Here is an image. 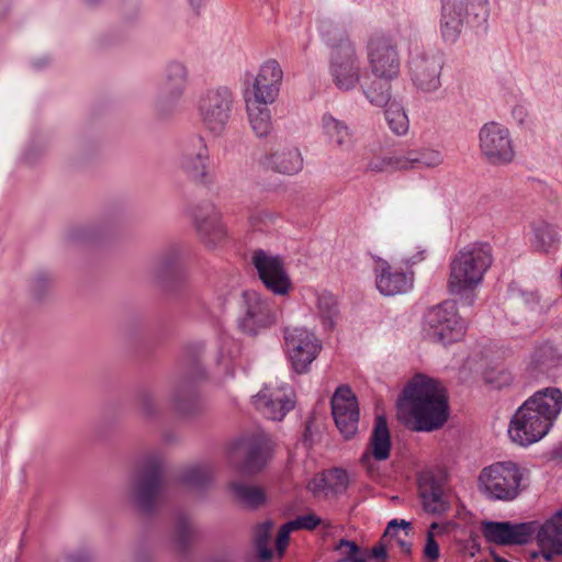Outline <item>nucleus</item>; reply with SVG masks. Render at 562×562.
I'll return each instance as SVG.
<instances>
[{
	"mask_svg": "<svg viewBox=\"0 0 562 562\" xmlns=\"http://www.w3.org/2000/svg\"><path fill=\"white\" fill-rule=\"evenodd\" d=\"M562 408V392L547 387L536 392L513 415L508 436L513 442L527 447L542 439L551 429Z\"/></svg>",
	"mask_w": 562,
	"mask_h": 562,
	"instance_id": "obj_1",
	"label": "nucleus"
},
{
	"mask_svg": "<svg viewBox=\"0 0 562 562\" xmlns=\"http://www.w3.org/2000/svg\"><path fill=\"white\" fill-rule=\"evenodd\" d=\"M398 408L413 418V429L417 431L438 429L448 418L445 389L439 381L422 373L415 374L403 390Z\"/></svg>",
	"mask_w": 562,
	"mask_h": 562,
	"instance_id": "obj_2",
	"label": "nucleus"
},
{
	"mask_svg": "<svg viewBox=\"0 0 562 562\" xmlns=\"http://www.w3.org/2000/svg\"><path fill=\"white\" fill-rule=\"evenodd\" d=\"M492 265V247L487 243H473L458 251L450 262L449 291L460 295L464 305L475 301V288Z\"/></svg>",
	"mask_w": 562,
	"mask_h": 562,
	"instance_id": "obj_3",
	"label": "nucleus"
},
{
	"mask_svg": "<svg viewBox=\"0 0 562 562\" xmlns=\"http://www.w3.org/2000/svg\"><path fill=\"white\" fill-rule=\"evenodd\" d=\"M318 30L331 48L329 75L333 82L341 91L353 90L361 79V63L356 44L345 30L336 27L329 21H319Z\"/></svg>",
	"mask_w": 562,
	"mask_h": 562,
	"instance_id": "obj_4",
	"label": "nucleus"
},
{
	"mask_svg": "<svg viewBox=\"0 0 562 562\" xmlns=\"http://www.w3.org/2000/svg\"><path fill=\"white\" fill-rule=\"evenodd\" d=\"M169 490L165 476L162 458L150 454L134 473L130 484V496L136 508L146 515L157 510Z\"/></svg>",
	"mask_w": 562,
	"mask_h": 562,
	"instance_id": "obj_5",
	"label": "nucleus"
},
{
	"mask_svg": "<svg viewBox=\"0 0 562 562\" xmlns=\"http://www.w3.org/2000/svg\"><path fill=\"white\" fill-rule=\"evenodd\" d=\"M528 470L513 461H498L481 470L479 490L490 501L510 502L526 487Z\"/></svg>",
	"mask_w": 562,
	"mask_h": 562,
	"instance_id": "obj_6",
	"label": "nucleus"
},
{
	"mask_svg": "<svg viewBox=\"0 0 562 562\" xmlns=\"http://www.w3.org/2000/svg\"><path fill=\"white\" fill-rule=\"evenodd\" d=\"M368 68L376 79H396L401 56L396 40L384 32L372 33L364 45Z\"/></svg>",
	"mask_w": 562,
	"mask_h": 562,
	"instance_id": "obj_7",
	"label": "nucleus"
},
{
	"mask_svg": "<svg viewBox=\"0 0 562 562\" xmlns=\"http://www.w3.org/2000/svg\"><path fill=\"white\" fill-rule=\"evenodd\" d=\"M465 323L458 315L453 301H445L425 315V331L430 340L442 345L460 340L465 334Z\"/></svg>",
	"mask_w": 562,
	"mask_h": 562,
	"instance_id": "obj_8",
	"label": "nucleus"
},
{
	"mask_svg": "<svg viewBox=\"0 0 562 562\" xmlns=\"http://www.w3.org/2000/svg\"><path fill=\"white\" fill-rule=\"evenodd\" d=\"M233 105L234 95L227 87L206 90L198 103V111L205 128L220 135L231 119Z\"/></svg>",
	"mask_w": 562,
	"mask_h": 562,
	"instance_id": "obj_9",
	"label": "nucleus"
},
{
	"mask_svg": "<svg viewBox=\"0 0 562 562\" xmlns=\"http://www.w3.org/2000/svg\"><path fill=\"white\" fill-rule=\"evenodd\" d=\"M479 147L482 157L493 166L508 165L515 158L509 130L496 122L485 123L480 128Z\"/></svg>",
	"mask_w": 562,
	"mask_h": 562,
	"instance_id": "obj_10",
	"label": "nucleus"
},
{
	"mask_svg": "<svg viewBox=\"0 0 562 562\" xmlns=\"http://www.w3.org/2000/svg\"><path fill=\"white\" fill-rule=\"evenodd\" d=\"M178 168L194 183H212L210 175V153L204 138L193 136L186 140L177 158Z\"/></svg>",
	"mask_w": 562,
	"mask_h": 562,
	"instance_id": "obj_11",
	"label": "nucleus"
},
{
	"mask_svg": "<svg viewBox=\"0 0 562 562\" xmlns=\"http://www.w3.org/2000/svg\"><path fill=\"white\" fill-rule=\"evenodd\" d=\"M272 451L271 441L263 434L243 437L233 443L229 458H241L238 469L245 474H256L267 464Z\"/></svg>",
	"mask_w": 562,
	"mask_h": 562,
	"instance_id": "obj_12",
	"label": "nucleus"
},
{
	"mask_svg": "<svg viewBox=\"0 0 562 562\" xmlns=\"http://www.w3.org/2000/svg\"><path fill=\"white\" fill-rule=\"evenodd\" d=\"M284 341L293 370L299 374L308 372L322 350L318 338L306 328L295 327L284 330Z\"/></svg>",
	"mask_w": 562,
	"mask_h": 562,
	"instance_id": "obj_13",
	"label": "nucleus"
},
{
	"mask_svg": "<svg viewBox=\"0 0 562 562\" xmlns=\"http://www.w3.org/2000/svg\"><path fill=\"white\" fill-rule=\"evenodd\" d=\"M244 313L238 319L239 328L247 335L255 336L270 327L277 321V314L269 300L256 291L243 293Z\"/></svg>",
	"mask_w": 562,
	"mask_h": 562,
	"instance_id": "obj_14",
	"label": "nucleus"
},
{
	"mask_svg": "<svg viewBox=\"0 0 562 562\" xmlns=\"http://www.w3.org/2000/svg\"><path fill=\"white\" fill-rule=\"evenodd\" d=\"M251 261L260 281L269 291L277 295H284L290 291L291 279L280 256H271L258 249L254 251Z\"/></svg>",
	"mask_w": 562,
	"mask_h": 562,
	"instance_id": "obj_15",
	"label": "nucleus"
},
{
	"mask_svg": "<svg viewBox=\"0 0 562 562\" xmlns=\"http://www.w3.org/2000/svg\"><path fill=\"white\" fill-rule=\"evenodd\" d=\"M331 414L340 434L346 438H352L358 431L359 406L358 401L348 385L336 389L331 401Z\"/></svg>",
	"mask_w": 562,
	"mask_h": 562,
	"instance_id": "obj_16",
	"label": "nucleus"
},
{
	"mask_svg": "<svg viewBox=\"0 0 562 562\" xmlns=\"http://www.w3.org/2000/svg\"><path fill=\"white\" fill-rule=\"evenodd\" d=\"M195 229L207 247H215L226 236V229L216 206L205 201L189 209Z\"/></svg>",
	"mask_w": 562,
	"mask_h": 562,
	"instance_id": "obj_17",
	"label": "nucleus"
},
{
	"mask_svg": "<svg viewBox=\"0 0 562 562\" xmlns=\"http://www.w3.org/2000/svg\"><path fill=\"white\" fill-rule=\"evenodd\" d=\"M188 79V69L182 63L171 61L167 65L156 95L158 111L165 112L178 103L186 92Z\"/></svg>",
	"mask_w": 562,
	"mask_h": 562,
	"instance_id": "obj_18",
	"label": "nucleus"
},
{
	"mask_svg": "<svg viewBox=\"0 0 562 562\" xmlns=\"http://www.w3.org/2000/svg\"><path fill=\"white\" fill-rule=\"evenodd\" d=\"M537 522L483 521L482 533L490 543L516 546L528 543L536 533Z\"/></svg>",
	"mask_w": 562,
	"mask_h": 562,
	"instance_id": "obj_19",
	"label": "nucleus"
},
{
	"mask_svg": "<svg viewBox=\"0 0 562 562\" xmlns=\"http://www.w3.org/2000/svg\"><path fill=\"white\" fill-rule=\"evenodd\" d=\"M442 67L443 59L438 52L422 53L415 56L409 64L414 86L425 93L438 90L441 86Z\"/></svg>",
	"mask_w": 562,
	"mask_h": 562,
	"instance_id": "obj_20",
	"label": "nucleus"
},
{
	"mask_svg": "<svg viewBox=\"0 0 562 562\" xmlns=\"http://www.w3.org/2000/svg\"><path fill=\"white\" fill-rule=\"evenodd\" d=\"M446 479L440 473L425 471L418 476V492L424 509L432 515H441L449 509L445 491Z\"/></svg>",
	"mask_w": 562,
	"mask_h": 562,
	"instance_id": "obj_21",
	"label": "nucleus"
},
{
	"mask_svg": "<svg viewBox=\"0 0 562 562\" xmlns=\"http://www.w3.org/2000/svg\"><path fill=\"white\" fill-rule=\"evenodd\" d=\"M294 394L290 387L265 386L255 396L256 408L271 420H281L294 407Z\"/></svg>",
	"mask_w": 562,
	"mask_h": 562,
	"instance_id": "obj_22",
	"label": "nucleus"
},
{
	"mask_svg": "<svg viewBox=\"0 0 562 562\" xmlns=\"http://www.w3.org/2000/svg\"><path fill=\"white\" fill-rule=\"evenodd\" d=\"M282 79L283 70L279 61L269 59L260 66L252 83L251 94L245 98L273 103L279 95Z\"/></svg>",
	"mask_w": 562,
	"mask_h": 562,
	"instance_id": "obj_23",
	"label": "nucleus"
},
{
	"mask_svg": "<svg viewBox=\"0 0 562 562\" xmlns=\"http://www.w3.org/2000/svg\"><path fill=\"white\" fill-rule=\"evenodd\" d=\"M374 268L375 284L385 296L407 293L413 289L414 272L394 269L386 260L376 258Z\"/></svg>",
	"mask_w": 562,
	"mask_h": 562,
	"instance_id": "obj_24",
	"label": "nucleus"
},
{
	"mask_svg": "<svg viewBox=\"0 0 562 562\" xmlns=\"http://www.w3.org/2000/svg\"><path fill=\"white\" fill-rule=\"evenodd\" d=\"M467 16L464 0H440L439 31L446 43L453 44L458 41Z\"/></svg>",
	"mask_w": 562,
	"mask_h": 562,
	"instance_id": "obj_25",
	"label": "nucleus"
},
{
	"mask_svg": "<svg viewBox=\"0 0 562 562\" xmlns=\"http://www.w3.org/2000/svg\"><path fill=\"white\" fill-rule=\"evenodd\" d=\"M541 555L546 561L562 555V508L536 530Z\"/></svg>",
	"mask_w": 562,
	"mask_h": 562,
	"instance_id": "obj_26",
	"label": "nucleus"
},
{
	"mask_svg": "<svg viewBox=\"0 0 562 562\" xmlns=\"http://www.w3.org/2000/svg\"><path fill=\"white\" fill-rule=\"evenodd\" d=\"M265 164L271 170L283 173L294 175L302 170L303 158L297 148H279L265 158Z\"/></svg>",
	"mask_w": 562,
	"mask_h": 562,
	"instance_id": "obj_27",
	"label": "nucleus"
},
{
	"mask_svg": "<svg viewBox=\"0 0 562 562\" xmlns=\"http://www.w3.org/2000/svg\"><path fill=\"white\" fill-rule=\"evenodd\" d=\"M228 490L233 499L248 509H257L263 506L267 502L265 491L254 484L233 481L228 484Z\"/></svg>",
	"mask_w": 562,
	"mask_h": 562,
	"instance_id": "obj_28",
	"label": "nucleus"
},
{
	"mask_svg": "<svg viewBox=\"0 0 562 562\" xmlns=\"http://www.w3.org/2000/svg\"><path fill=\"white\" fill-rule=\"evenodd\" d=\"M322 127L330 144L342 150H349L352 147L353 135L345 122L335 119L330 114H324Z\"/></svg>",
	"mask_w": 562,
	"mask_h": 562,
	"instance_id": "obj_29",
	"label": "nucleus"
},
{
	"mask_svg": "<svg viewBox=\"0 0 562 562\" xmlns=\"http://www.w3.org/2000/svg\"><path fill=\"white\" fill-rule=\"evenodd\" d=\"M249 124L258 137H266L272 130L270 103L245 98Z\"/></svg>",
	"mask_w": 562,
	"mask_h": 562,
	"instance_id": "obj_30",
	"label": "nucleus"
},
{
	"mask_svg": "<svg viewBox=\"0 0 562 562\" xmlns=\"http://www.w3.org/2000/svg\"><path fill=\"white\" fill-rule=\"evenodd\" d=\"M371 452L375 460L384 461L390 457L391 436L386 418L379 415L375 418L374 428L370 438Z\"/></svg>",
	"mask_w": 562,
	"mask_h": 562,
	"instance_id": "obj_31",
	"label": "nucleus"
},
{
	"mask_svg": "<svg viewBox=\"0 0 562 562\" xmlns=\"http://www.w3.org/2000/svg\"><path fill=\"white\" fill-rule=\"evenodd\" d=\"M170 401L177 413L191 414L196 403V391L193 383L190 380L178 382L173 387Z\"/></svg>",
	"mask_w": 562,
	"mask_h": 562,
	"instance_id": "obj_32",
	"label": "nucleus"
},
{
	"mask_svg": "<svg viewBox=\"0 0 562 562\" xmlns=\"http://www.w3.org/2000/svg\"><path fill=\"white\" fill-rule=\"evenodd\" d=\"M407 170L436 168L443 162V155L436 149H411L405 153Z\"/></svg>",
	"mask_w": 562,
	"mask_h": 562,
	"instance_id": "obj_33",
	"label": "nucleus"
},
{
	"mask_svg": "<svg viewBox=\"0 0 562 562\" xmlns=\"http://www.w3.org/2000/svg\"><path fill=\"white\" fill-rule=\"evenodd\" d=\"M393 79H374L361 86L367 100L375 106L384 108L391 103Z\"/></svg>",
	"mask_w": 562,
	"mask_h": 562,
	"instance_id": "obj_34",
	"label": "nucleus"
},
{
	"mask_svg": "<svg viewBox=\"0 0 562 562\" xmlns=\"http://www.w3.org/2000/svg\"><path fill=\"white\" fill-rule=\"evenodd\" d=\"M213 479V471L210 465L195 464L183 469L179 475V481L190 487L204 488Z\"/></svg>",
	"mask_w": 562,
	"mask_h": 562,
	"instance_id": "obj_35",
	"label": "nucleus"
},
{
	"mask_svg": "<svg viewBox=\"0 0 562 562\" xmlns=\"http://www.w3.org/2000/svg\"><path fill=\"white\" fill-rule=\"evenodd\" d=\"M367 170L372 172H395L407 170L405 153L398 155L376 156L369 160Z\"/></svg>",
	"mask_w": 562,
	"mask_h": 562,
	"instance_id": "obj_36",
	"label": "nucleus"
},
{
	"mask_svg": "<svg viewBox=\"0 0 562 562\" xmlns=\"http://www.w3.org/2000/svg\"><path fill=\"white\" fill-rule=\"evenodd\" d=\"M385 120L390 130L398 136L408 132L409 122L404 109L397 102H391L385 106Z\"/></svg>",
	"mask_w": 562,
	"mask_h": 562,
	"instance_id": "obj_37",
	"label": "nucleus"
},
{
	"mask_svg": "<svg viewBox=\"0 0 562 562\" xmlns=\"http://www.w3.org/2000/svg\"><path fill=\"white\" fill-rule=\"evenodd\" d=\"M317 310L324 326L331 329L338 315L336 297L328 292L319 294L317 297Z\"/></svg>",
	"mask_w": 562,
	"mask_h": 562,
	"instance_id": "obj_38",
	"label": "nucleus"
},
{
	"mask_svg": "<svg viewBox=\"0 0 562 562\" xmlns=\"http://www.w3.org/2000/svg\"><path fill=\"white\" fill-rule=\"evenodd\" d=\"M193 537V530L187 516L180 515L175 524L172 540L179 551H186Z\"/></svg>",
	"mask_w": 562,
	"mask_h": 562,
	"instance_id": "obj_39",
	"label": "nucleus"
},
{
	"mask_svg": "<svg viewBox=\"0 0 562 562\" xmlns=\"http://www.w3.org/2000/svg\"><path fill=\"white\" fill-rule=\"evenodd\" d=\"M271 528L272 524L270 521H265L259 524L254 531V543L258 554L260 559L266 561L272 558V551L268 548Z\"/></svg>",
	"mask_w": 562,
	"mask_h": 562,
	"instance_id": "obj_40",
	"label": "nucleus"
},
{
	"mask_svg": "<svg viewBox=\"0 0 562 562\" xmlns=\"http://www.w3.org/2000/svg\"><path fill=\"white\" fill-rule=\"evenodd\" d=\"M557 229L549 224H541L535 229V246L542 251H549L558 241Z\"/></svg>",
	"mask_w": 562,
	"mask_h": 562,
	"instance_id": "obj_41",
	"label": "nucleus"
},
{
	"mask_svg": "<svg viewBox=\"0 0 562 562\" xmlns=\"http://www.w3.org/2000/svg\"><path fill=\"white\" fill-rule=\"evenodd\" d=\"M335 550L342 555L337 562H367L366 554L355 541L340 539L335 546Z\"/></svg>",
	"mask_w": 562,
	"mask_h": 562,
	"instance_id": "obj_42",
	"label": "nucleus"
},
{
	"mask_svg": "<svg viewBox=\"0 0 562 562\" xmlns=\"http://www.w3.org/2000/svg\"><path fill=\"white\" fill-rule=\"evenodd\" d=\"M559 361L560 357L551 346L539 348L532 357V362L543 372H548L550 369L555 367Z\"/></svg>",
	"mask_w": 562,
	"mask_h": 562,
	"instance_id": "obj_43",
	"label": "nucleus"
},
{
	"mask_svg": "<svg viewBox=\"0 0 562 562\" xmlns=\"http://www.w3.org/2000/svg\"><path fill=\"white\" fill-rule=\"evenodd\" d=\"M483 380L494 389H503L510 384L512 374L502 368H488L483 372Z\"/></svg>",
	"mask_w": 562,
	"mask_h": 562,
	"instance_id": "obj_44",
	"label": "nucleus"
},
{
	"mask_svg": "<svg viewBox=\"0 0 562 562\" xmlns=\"http://www.w3.org/2000/svg\"><path fill=\"white\" fill-rule=\"evenodd\" d=\"M326 477L328 490L333 494H341L347 490L349 480L345 470L338 468L333 469L326 474Z\"/></svg>",
	"mask_w": 562,
	"mask_h": 562,
	"instance_id": "obj_45",
	"label": "nucleus"
},
{
	"mask_svg": "<svg viewBox=\"0 0 562 562\" xmlns=\"http://www.w3.org/2000/svg\"><path fill=\"white\" fill-rule=\"evenodd\" d=\"M412 530V525L409 521H406L404 519H402L401 521H397V519H393L389 522L385 531H384V535H383V538H401L400 536V532L403 531L404 532V536L405 538H407L409 536V531Z\"/></svg>",
	"mask_w": 562,
	"mask_h": 562,
	"instance_id": "obj_46",
	"label": "nucleus"
},
{
	"mask_svg": "<svg viewBox=\"0 0 562 562\" xmlns=\"http://www.w3.org/2000/svg\"><path fill=\"white\" fill-rule=\"evenodd\" d=\"M319 524L321 519L314 514L299 516L295 519L288 521V526L292 527L294 530H314Z\"/></svg>",
	"mask_w": 562,
	"mask_h": 562,
	"instance_id": "obj_47",
	"label": "nucleus"
},
{
	"mask_svg": "<svg viewBox=\"0 0 562 562\" xmlns=\"http://www.w3.org/2000/svg\"><path fill=\"white\" fill-rule=\"evenodd\" d=\"M437 527H438V525L436 522H432L430 525V530L427 532L426 544L424 548V554L430 561H437L440 555L439 544L436 541L435 536L431 531L432 529H436Z\"/></svg>",
	"mask_w": 562,
	"mask_h": 562,
	"instance_id": "obj_48",
	"label": "nucleus"
},
{
	"mask_svg": "<svg viewBox=\"0 0 562 562\" xmlns=\"http://www.w3.org/2000/svg\"><path fill=\"white\" fill-rule=\"evenodd\" d=\"M177 265V257L175 255H165L157 259L154 269L155 273L159 277L167 274Z\"/></svg>",
	"mask_w": 562,
	"mask_h": 562,
	"instance_id": "obj_49",
	"label": "nucleus"
},
{
	"mask_svg": "<svg viewBox=\"0 0 562 562\" xmlns=\"http://www.w3.org/2000/svg\"><path fill=\"white\" fill-rule=\"evenodd\" d=\"M294 529L292 527L288 526V522L281 526V528L278 531L277 540H276V549L280 555L283 554L288 543H289V537L290 533Z\"/></svg>",
	"mask_w": 562,
	"mask_h": 562,
	"instance_id": "obj_50",
	"label": "nucleus"
},
{
	"mask_svg": "<svg viewBox=\"0 0 562 562\" xmlns=\"http://www.w3.org/2000/svg\"><path fill=\"white\" fill-rule=\"evenodd\" d=\"M139 408L145 416H153L156 413L155 401L150 393L144 392L139 395Z\"/></svg>",
	"mask_w": 562,
	"mask_h": 562,
	"instance_id": "obj_51",
	"label": "nucleus"
},
{
	"mask_svg": "<svg viewBox=\"0 0 562 562\" xmlns=\"http://www.w3.org/2000/svg\"><path fill=\"white\" fill-rule=\"evenodd\" d=\"M308 490L312 491L314 495H319L322 493L327 495L329 493V490L326 475L314 477L308 483Z\"/></svg>",
	"mask_w": 562,
	"mask_h": 562,
	"instance_id": "obj_52",
	"label": "nucleus"
},
{
	"mask_svg": "<svg viewBox=\"0 0 562 562\" xmlns=\"http://www.w3.org/2000/svg\"><path fill=\"white\" fill-rule=\"evenodd\" d=\"M50 284V279L45 273L37 274L33 280V291L36 295H41Z\"/></svg>",
	"mask_w": 562,
	"mask_h": 562,
	"instance_id": "obj_53",
	"label": "nucleus"
},
{
	"mask_svg": "<svg viewBox=\"0 0 562 562\" xmlns=\"http://www.w3.org/2000/svg\"><path fill=\"white\" fill-rule=\"evenodd\" d=\"M517 299L530 308L535 307L539 303V296L536 292L521 291Z\"/></svg>",
	"mask_w": 562,
	"mask_h": 562,
	"instance_id": "obj_54",
	"label": "nucleus"
},
{
	"mask_svg": "<svg viewBox=\"0 0 562 562\" xmlns=\"http://www.w3.org/2000/svg\"><path fill=\"white\" fill-rule=\"evenodd\" d=\"M425 250H419L416 255L412 256V257H406L403 259V263L407 267V268H411L413 267L414 265L423 261L425 259Z\"/></svg>",
	"mask_w": 562,
	"mask_h": 562,
	"instance_id": "obj_55",
	"label": "nucleus"
},
{
	"mask_svg": "<svg viewBox=\"0 0 562 562\" xmlns=\"http://www.w3.org/2000/svg\"><path fill=\"white\" fill-rule=\"evenodd\" d=\"M371 557L379 559V560H385L387 557L386 548L383 543H379L374 546L371 549Z\"/></svg>",
	"mask_w": 562,
	"mask_h": 562,
	"instance_id": "obj_56",
	"label": "nucleus"
},
{
	"mask_svg": "<svg viewBox=\"0 0 562 562\" xmlns=\"http://www.w3.org/2000/svg\"><path fill=\"white\" fill-rule=\"evenodd\" d=\"M396 542L398 547L401 548L402 552L409 554L412 550V543L406 540L405 538H397Z\"/></svg>",
	"mask_w": 562,
	"mask_h": 562,
	"instance_id": "obj_57",
	"label": "nucleus"
},
{
	"mask_svg": "<svg viewBox=\"0 0 562 562\" xmlns=\"http://www.w3.org/2000/svg\"><path fill=\"white\" fill-rule=\"evenodd\" d=\"M69 562H90V558L86 552L76 553L68 558Z\"/></svg>",
	"mask_w": 562,
	"mask_h": 562,
	"instance_id": "obj_58",
	"label": "nucleus"
},
{
	"mask_svg": "<svg viewBox=\"0 0 562 562\" xmlns=\"http://www.w3.org/2000/svg\"><path fill=\"white\" fill-rule=\"evenodd\" d=\"M263 217H268L267 214H254L250 216V225L254 229H261L259 226V222L262 221Z\"/></svg>",
	"mask_w": 562,
	"mask_h": 562,
	"instance_id": "obj_59",
	"label": "nucleus"
},
{
	"mask_svg": "<svg viewBox=\"0 0 562 562\" xmlns=\"http://www.w3.org/2000/svg\"><path fill=\"white\" fill-rule=\"evenodd\" d=\"M190 3L194 8H199L202 3V0H190Z\"/></svg>",
	"mask_w": 562,
	"mask_h": 562,
	"instance_id": "obj_60",
	"label": "nucleus"
},
{
	"mask_svg": "<svg viewBox=\"0 0 562 562\" xmlns=\"http://www.w3.org/2000/svg\"><path fill=\"white\" fill-rule=\"evenodd\" d=\"M89 5H95L98 4L101 0H85Z\"/></svg>",
	"mask_w": 562,
	"mask_h": 562,
	"instance_id": "obj_61",
	"label": "nucleus"
},
{
	"mask_svg": "<svg viewBox=\"0 0 562 562\" xmlns=\"http://www.w3.org/2000/svg\"><path fill=\"white\" fill-rule=\"evenodd\" d=\"M370 460V457L368 454H363V457L361 458V461L363 463L368 462Z\"/></svg>",
	"mask_w": 562,
	"mask_h": 562,
	"instance_id": "obj_62",
	"label": "nucleus"
},
{
	"mask_svg": "<svg viewBox=\"0 0 562 562\" xmlns=\"http://www.w3.org/2000/svg\"><path fill=\"white\" fill-rule=\"evenodd\" d=\"M34 65H35V67L40 68V67H42L44 64H43V63H40V61H36Z\"/></svg>",
	"mask_w": 562,
	"mask_h": 562,
	"instance_id": "obj_63",
	"label": "nucleus"
}]
</instances>
